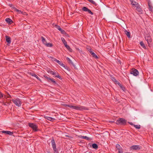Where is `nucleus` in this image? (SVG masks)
Instances as JSON below:
<instances>
[{
    "label": "nucleus",
    "instance_id": "1",
    "mask_svg": "<svg viewBox=\"0 0 153 153\" xmlns=\"http://www.w3.org/2000/svg\"><path fill=\"white\" fill-rule=\"evenodd\" d=\"M65 106L73 109L78 110H88V108L86 107L82 106L80 105L78 106H74L70 105H66Z\"/></svg>",
    "mask_w": 153,
    "mask_h": 153
},
{
    "label": "nucleus",
    "instance_id": "2",
    "mask_svg": "<svg viewBox=\"0 0 153 153\" xmlns=\"http://www.w3.org/2000/svg\"><path fill=\"white\" fill-rule=\"evenodd\" d=\"M126 120L123 118H120L117 120L116 123L117 125H125L126 123Z\"/></svg>",
    "mask_w": 153,
    "mask_h": 153
},
{
    "label": "nucleus",
    "instance_id": "3",
    "mask_svg": "<svg viewBox=\"0 0 153 153\" xmlns=\"http://www.w3.org/2000/svg\"><path fill=\"white\" fill-rule=\"evenodd\" d=\"M12 101L16 106L18 107L21 106L22 102L19 99L16 98L15 99H12Z\"/></svg>",
    "mask_w": 153,
    "mask_h": 153
},
{
    "label": "nucleus",
    "instance_id": "4",
    "mask_svg": "<svg viewBox=\"0 0 153 153\" xmlns=\"http://www.w3.org/2000/svg\"><path fill=\"white\" fill-rule=\"evenodd\" d=\"M28 125L29 127L31 128L34 131H36L38 130L37 129L38 127L36 125L33 123H29Z\"/></svg>",
    "mask_w": 153,
    "mask_h": 153
},
{
    "label": "nucleus",
    "instance_id": "5",
    "mask_svg": "<svg viewBox=\"0 0 153 153\" xmlns=\"http://www.w3.org/2000/svg\"><path fill=\"white\" fill-rule=\"evenodd\" d=\"M130 73L134 76H137L138 75L139 72L138 70L135 68H132L131 71Z\"/></svg>",
    "mask_w": 153,
    "mask_h": 153
},
{
    "label": "nucleus",
    "instance_id": "6",
    "mask_svg": "<svg viewBox=\"0 0 153 153\" xmlns=\"http://www.w3.org/2000/svg\"><path fill=\"white\" fill-rule=\"evenodd\" d=\"M82 10L84 11L88 12L89 13H90L91 15L93 14V13H92L90 9L86 7H83L82 8Z\"/></svg>",
    "mask_w": 153,
    "mask_h": 153
},
{
    "label": "nucleus",
    "instance_id": "7",
    "mask_svg": "<svg viewBox=\"0 0 153 153\" xmlns=\"http://www.w3.org/2000/svg\"><path fill=\"white\" fill-rule=\"evenodd\" d=\"M51 144L53 149H56V146L55 140L53 138H52L51 141Z\"/></svg>",
    "mask_w": 153,
    "mask_h": 153
},
{
    "label": "nucleus",
    "instance_id": "8",
    "mask_svg": "<svg viewBox=\"0 0 153 153\" xmlns=\"http://www.w3.org/2000/svg\"><path fill=\"white\" fill-rule=\"evenodd\" d=\"M116 147L118 150V152L119 153H123V151L122 148L120 146V145L117 144L116 145Z\"/></svg>",
    "mask_w": 153,
    "mask_h": 153
},
{
    "label": "nucleus",
    "instance_id": "9",
    "mask_svg": "<svg viewBox=\"0 0 153 153\" xmlns=\"http://www.w3.org/2000/svg\"><path fill=\"white\" fill-rule=\"evenodd\" d=\"M145 39L147 41L149 45L150 43H151L152 41L151 36H146L145 37Z\"/></svg>",
    "mask_w": 153,
    "mask_h": 153
},
{
    "label": "nucleus",
    "instance_id": "10",
    "mask_svg": "<svg viewBox=\"0 0 153 153\" xmlns=\"http://www.w3.org/2000/svg\"><path fill=\"white\" fill-rule=\"evenodd\" d=\"M131 149L133 150H139L140 149V148L139 146L134 145L131 146Z\"/></svg>",
    "mask_w": 153,
    "mask_h": 153
},
{
    "label": "nucleus",
    "instance_id": "11",
    "mask_svg": "<svg viewBox=\"0 0 153 153\" xmlns=\"http://www.w3.org/2000/svg\"><path fill=\"white\" fill-rule=\"evenodd\" d=\"M130 1L131 2V4L134 7H136L139 5L137 3L133 1V0H130Z\"/></svg>",
    "mask_w": 153,
    "mask_h": 153
},
{
    "label": "nucleus",
    "instance_id": "12",
    "mask_svg": "<svg viewBox=\"0 0 153 153\" xmlns=\"http://www.w3.org/2000/svg\"><path fill=\"white\" fill-rule=\"evenodd\" d=\"M88 51L93 57L96 59H97L98 58L97 55L94 52L91 51V49H90Z\"/></svg>",
    "mask_w": 153,
    "mask_h": 153
},
{
    "label": "nucleus",
    "instance_id": "13",
    "mask_svg": "<svg viewBox=\"0 0 153 153\" xmlns=\"http://www.w3.org/2000/svg\"><path fill=\"white\" fill-rule=\"evenodd\" d=\"M5 38L6 41L7 43V45L9 44H10L11 42V39L10 37L8 36H6Z\"/></svg>",
    "mask_w": 153,
    "mask_h": 153
},
{
    "label": "nucleus",
    "instance_id": "14",
    "mask_svg": "<svg viewBox=\"0 0 153 153\" xmlns=\"http://www.w3.org/2000/svg\"><path fill=\"white\" fill-rule=\"evenodd\" d=\"M2 133L6 134H7L9 135H12L13 134V132H11L10 131H1Z\"/></svg>",
    "mask_w": 153,
    "mask_h": 153
},
{
    "label": "nucleus",
    "instance_id": "15",
    "mask_svg": "<svg viewBox=\"0 0 153 153\" xmlns=\"http://www.w3.org/2000/svg\"><path fill=\"white\" fill-rule=\"evenodd\" d=\"M54 61L57 62L60 65L64 67H65L64 65L61 62L59 61V60L56 59H54Z\"/></svg>",
    "mask_w": 153,
    "mask_h": 153
},
{
    "label": "nucleus",
    "instance_id": "16",
    "mask_svg": "<svg viewBox=\"0 0 153 153\" xmlns=\"http://www.w3.org/2000/svg\"><path fill=\"white\" fill-rule=\"evenodd\" d=\"M136 8V10L138 11L139 12L142 13V9L140 8L139 5Z\"/></svg>",
    "mask_w": 153,
    "mask_h": 153
},
{
    "label": "nucleus",
    "instance_id": "17",
    "mask_svg": "<svg viewBox=\"0 0 153 153\" xmlns=\"http://www.w3.org/2000/svg\"><path fill=\"white\" fill-rule=\"evenodd\" d=\"M5 21L7 23H8L9 24H11L13 23V21L10 18H7L5 19Z\"/></svg>",
    "mask_w": 153,
    "mask_h": 153
},
{
    "label": "nucleus",
    "instance_id": "18",
    "mask_svg": "<svg viewBox=\"0 0 153 153\" xmlns=\"http://www.w3.org/2000/svg\"><path fill=\"white\" fill-rule=\"evenodd\" d=\"M45 118L47 120L50 121H53L55 120V119L54 118L48 117H46Z\"/></svg>",
    "mask_w": 153,
    "mask_h": 153
},
{
    "label": "nucleus",
    "instance_id": "19",
    "mask_svg": "<svg viewBox=\"0 0 153 153\" xmlns=\"http://www.w3.org/2000/svg\"><path fill=\"white\" fill-rule=\"evenodd\" d=\"M48 82H51L53 84H56V81H55L53 78H50L49 79V81H48Z\"/></svg>",
    "mask_w": 153,
    "mask_h": 153
},
{
    "label": "nucleus",
    "instance_id": "20",
    "mask_svg": "<svg viewBox=\"0 0 153 153\" xmlns=\"http://www.w3.org/2000/svg\"><path fill=\"white\" fill-rule=\"evenodd\" d=\"M125 33L126 34V35L128 37V38H130V33L129 32L127 31L126 30H125Z\"/></svg>",
    "mask_w": 153,
    "mask_h": 153
},
{
    "label": "nucleus",
    "instance_id": "21",
    "mask_svg": "<svg viewBox=\"0 0 153 153\" xmlns=\"http://www.w3.org/2000/svg\"><path fill=\"white\" fill-rule=\"evenodd\" d=\"M41 38L42 39V43L43 44H44L45 45V44H46L47 42H46V41L45 39V38L43 36H41Z\"/></svg>",
    "mask_w": 153,
    "mask_h": 153
},
{
    "label": "nucleus",
    "instance_id": "22",
    "mask_svg": "<svg viewBox=\"0 0 153 153\" xmlns=\"http://www.w3.org/2000/svg\"><path fill=\"white\" fill-rule=\"evenodd\" d=\"M148 4L149 10L152 11V7L151 4V3L149 2Z\"/></svg>",
    "mask_w": 153,
    "mask_h": 153
},
{
    "label": "nucleus",
    "instance_id": "23",
    "mask_svg": "<svg viewBox=\"0 0 153 153\" xmlns=\"http://www.w3.org/2000/svg\"><path fill=\"white\" fill-rule=\"evenodd\" d=\"M14 9V10L15 11H16L17 12H18L19 13H22V11L20 10H19L17 9L15 7H12Z\"/></svg>",
    "mask_w": 153,
    "mask_h": 153
},
{
    "label": "nucleus",
    "instance_id": "24",
    "mask_svg": "<svg viewBox=\"0 0 153 153\" xmlns=\"http://www.w3.org/2000/svg\"><path fill=\"white\" fill-rule=\"evenodd\" d=\"M140 44L141 46L144 48L146 49V47H145L144 44L143 42H140Z\"/></svg>",
    "mask_w": 153,
    "mask_h": 153
},
{
    "label": "nucleus",
    "instance_id": "25",
    "mask_svg": "<svg viewBox=\"0 0 153 153\" xmlns=\"http://www.w3.org/2000/svg\"><path fill=\"white\" fill-rule=\"evenodd\" d=\"M92 147L93 148L95 149H96L98 148V146L95 143H94L92 144Z\"/></svg>",
    "mask_w": 153,
    "mask_h": 153
},
{
    "label": "nucleus",
    "instance_id": "26",
    "mask_svg": "<svg viewBox=\"0 0 153 153\" xmlns=\"http://www.w3.org/2000/svg\"><path fill=\"white\" fill-rule=\"evenodd\" d=\"M65 47L69 51L71 52L72 51V49L70 48L69 46L67 45H66Z\"/></svg>",
    "mask_w": 153,
    "mask_h": 153
},
{
    "label": "nucleus",
    "instance_id": "27",
    "mask_svg": "<svg viewBox=\"0 0 153 153\" xmlns=\"http://www.w3.org/2000/svg\"><path fill=\"white\" fill-rule=\"evenodd\" d=\"M54 75L56 77L58 78L59 79L61 78V76L59 75L58 74L57 72H55Z\"/></svg>",
    "mask_w": 153,
    "mask_h": 153
},
{
    "label": "nucleus",
    "instance_id": "28",
    "mask_svg": "<svg viewBox=\"0 0 153 153\" xmlns=\"http://www.w3.org/2000/svg\"><path fill=\"white\" fill-rule=\"evenodd\" d=\"M45 45H46V46H47V47H51L52 46H53V45L51 43H46V44H45Z\"/></svg>",
    "mask_w": 153,
    "mask_h": 153
},
{
    "label": "nucleus",
    "instance_id": "29",
    "mask_svg": "<svg viewBox=\"0 0 153 153\" xmlns=\"http://www.w3.org/2000/svg\"><path fill=\"white\" fill-rule=\"evenodd\" d=\"M134 126L137 129H139L140 128V125H134Z\"/></svg>",
    "mask_w": 153,
    "mask_h": 153
},
{
    "label": "nucleus",
    "instance_id": "30",
    "mask_svg": "<svg viewBox=\"0 0 153 153\" xmlns=\"http://www.w3.org/2000/svg\"><path fill=\"white\" fill-rule=\"evenodd\" d=\"M66 59L69 61V62L70 63H71L72 64V65L73 64V63L72 62L71 60L70 59V58H69L68 57H66Z\"/></svg>",
    "mask_w": 153,
    "mask_h": 153
},
{
    "label": "nucleus",
    "instance_id": "31",
    "mask_svg": "<svg viewBox=\"0 0 153 153\" xmlns=\"http://www.w3.org/2000/svg\"><path fill=\"white\" fill-rule=\"evenodd\" d=\"M89 1L92 4L94 5H96V3L93 0H89Z\"/></svg>",
    "mask_w": 153,
    "mask_h": 153
},
{
    "label": "nucleus",
    "instance_id": "32",
    "mask_svg": "<svg viewBox=\"0 0 153 153\" xmlns=\"http://www.w3.org/2000/svg\"><path fill=\"white\" fill-rule=\"evenodd\" d=\"M32 76L36 77L38 80H40V79H39V78L36 74H32Z\"/></svg>",
    "mask_w": 153,
    "mask_h": 153
},
{
    "label": "nucleus",
    "instance_id": "33",
    "mask_svg": "<svg viewBox=\"0 0 153 153\" xmlns=\"http://www.w3.org/2000/svg\"><path fill=\"white\" fill-rule=\"evenodd\" d=\"M55 27L58 30H61V28L59 26L56 25Z\"/></svg>",
    "mask_w": 153,
    "mask_h": 153
},
{
    "label": "nucleus",
    "instance_id": "34",
    "mask_svg": "<svg viewBox=\"0 0 153 153\" xmlns=\"http://www.w3.org/2000/svg\"><path fill=\"white\" fill-rule=\"evenodd\" d=\"M3 97H4V98H10V96L9 94L8 96H6V95H4L3 96Z\"/></svg>",
    "mask_w": 153,
    "mask_h": 153
},
{
    "label": "nucleus",
    "instance_id": "35",
    "mask_svg": "<svg viewBox=\"0 0 153 153\" xmlns=\"http://www.w3.org/2000/svg\"><path fill=\"white\" fill-rule=\"evenodd\" d=\"M61 39L63 43L66 42L63 38L62 37Z\"/></svg>",
    "mask_w": 153,
    "mask_h": 153
},
{
    "label": "nucleus",
    "instance_id": "36",
    "mask_svg": "<svg viewBox=\"0 0 153 153\" xmlns=\"http://www.w3.org/2000/svg\"><path fill=\"white\" fill-rule=\"evenodd\" d=\"M44 77L45 78H46V79H47V80H48V81H49V79H50V78L49 77H48V76H46V75L44 76Z\"/></svg>",
    "mask_w": 153,
    "mask_h": 153
},
{
    "label": "nucleus",
    "instance_id": "37",
    "mask_svg": "<svg viewBox=\"0 0 153 153\" xmlns=\"http://www.w3.org/2000/svg\"><path fill=\"white\" fill-rule=\"evenodd\" d=\"M84 139H86L88 140H90L89 138L88 137L86 136L84 137Z\"/></svg>",
    "mask_w": 153,
    "mask_h": 153
},
{
    "label": "nucleus",
    "instance_id": "38",
    "mask_svg": "<svg viewBox=\"0 0 153 153\" xmlns=\"http://www.w3.org/2000/svg\"><path fill=\"white\" fill-rule=\"evenodd\" d=\"M54 151V153H58V151L57 150V149L56 148L55 149H53Z\"/></svg>",
    "mask_w": 153,
    "mask_h": 153
},
{
    "label": "nucleus",
    "instance_id": "39",
    "mask_svg": "<svg viewBox=\"0 0 153 153\" xmlns=\"http://www.w3.org/2000/svg\"><path fill=\"white\" fill-rule=\"evenodd\" d=\"M50 73L52 75H54L55 73V72H54V71H51L50 72Z\"/></svg>",
    "mask_w": 153,
    "mask_h": 153
},
{
    "label": "nucleus",
    "instance_id": "40",
    "mask_svg": "<svg viewBox=\"0 0 153 153\" xmlns=\"http://www.w3.org/2000/svg\"><path fill=\"white\" fill-rule=\"evenodd\" d=\"M3 97V94L1 92H0V98H2Z\"/></svg>",
    "mask_w": 153,
    "mask_h": 153
},
{
    "label": "nucleus",
    "instance_id": "41",
    "mask_svg": "<svg viewBox=\"0 0 153 153\" xmlns=\"http://www.w3.org/2000/svg\"><path fill=\"white\" fill-rule=\"evenodd\" d=\"M112 80L114 82H116V81L117 80L114 77H112Z\"/></svg>",
    "mask_w": 153,
    "mask_h": 153
},
{
    "label": "nucleus",
    "instance_id": "42",
    "mask_svg": "<svg viewBox=\"0 0 153 153\" xmlns=\"http://www.w3.org/2000/svg\"><path fill=\"white\" fill-rule=\"evenodd\" d=\"M59 30L61 31V32L62 33H63L64 32V30H63L61 28V30Z\"/></svg>",
    "mask_w": 153,
    "mask_h": 153
},
{
    "label": "nucleus",
    "instance_id": "43",
    "mask_svg": "<svg viewBox=\"0 0 153 153\" xmlns=\"http://www.w3.org/2000/svg\"><path fill=\"white\" fill-rule=\"evenodd\" d=\"M117 84L120 86V87H121L122 85H121V84L120 83H118Z\"/></svg>",
    "mask_w": 153,
    "mask_h": 153
},
{
    "label": "nucleus",
    "instance_id": "44",
    "mask_svg": "<svg viewBox=\"0 0 153 153\" xmlns=\"http://www.w3.org/2000/svg\"><path fill=\"white\" fill-rule=\"evenodd\" d=\"M128 123H129L130 125H133V126H134V124L132 123H131V122H128Z\"/></svg>",
    "mask_w": 153,
    "mask_h": 153
},
{
    "label": "nucleus",
    "instance_id": "45",
    "mask_svg": "<svg viewBox=\"0 0 153 153\" xmlns=\"http://www.w3.org/2000/svg\"><path fill=\"white\" fill-rule=\"evenodd\" d=\"M120 87L123 90H124V89L125 88H124V87H123L122 85L121 87Z\"/></svg>",
    "mask_w": 153,
    "mask_h": 153
},
{
    "label": "nucleus",
    "instance_id": "46",
    "mask_svg": "<svg viewBox=\"0 0 153 153\" xmlns=\"http://www.w3.org/2000/svg\"><path fill=\"white\" fill-rule=\"evenodd\" d=\"M63 44H64L65 46H66V45H67V42H64V43H63Z\"/></svg>",
    "mask_w": 153,
    "mask_h": 153
},
{
    "label": "nucleus",
    "instance_id": "47",
    "mask_svg": "<svg viewBox=\"0 0 153 153\" xmlns=\"http://www.w3.org/2000/svg\"><path fill=\"white\" fill-rule=\"evenodd\" d=\"M84 136H80V138H82V139H84Z\"/></svg>",
    "mask_w": 153,
    "mask_h": 153
},
{
    "label": "nucleus",
    "instance_id": "48",
    "mask_svg": "<svg viewBox=\"0 0 153 153\" xmlns=\"http://www.w3.org/2000/svg\"><path fill=\"white\" fill-rule=\"evenodd\" d=\"M116 83L117 84V83L118 82V83H120L118 81H117V80H116Z\"/></svg>",
    "mask_w": 153,
    "mask_h": 153
},
{
    "label": "nucleus",
    "instance_id": "49",
    "mask_svg": "<svg viewBox=\"0 0 153 153\" xmlns=\"http://www.w3.org/2000/svg\"><path fill=\"white\" fill-rule=\"evenodd\" d=\"M67 137H68L69 136L68 135H66Z\"/></svg>",
    "mask_w": 153,
    "mask_h": 153
},
{
    "label": "nucleus",
    "instance_id": "50",
    "mask_svg": "<svg viewBox=\"0 0 153 153\" xmlns=\"http://www.w3.org/2000/svg\"><path fill=\"white\" fill-rule=\"evenodd\" d=\"M48 153H51V152H48Z\"/></svg>",
    "mask_w": 153,
    "mask_h": 153
},
{
    "label": "nucleus",
    "instance_id": "51",
    "mask_svg": "<svg viewBox=\"0 0 153 153\" xmlns=\"http://www.w3.org/2000/svg\"><path fill=\"white\" fill-rule=\"evenodd\" d=\"M88 1H89V0H88Z\"/></svg>",
    "mask_w": 153,
    "mask_h": 153
}]
</instances>
